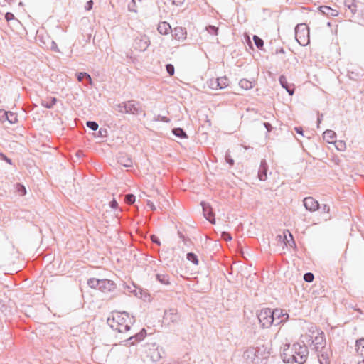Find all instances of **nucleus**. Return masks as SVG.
I'll return each instance as SVG.
<instances>
[{
  "instance_id": "obj_39",
  "label": "nucleus",
  "mask_w": 364,
  "mask_h": 364,
  "mask_svg": "<svg viewBox=\"0 0 364 364\" xmlns=\"http://www.w3.org/2000/svg\"><path fill=\"white\" fill-rule=\"evenodd\" d=\"M166 69L169 75H173L175 69L174 66L172 64H167L166 65Z\"/></svg>"
},
{
  "instance_id": "obj_2",
  "label": "nucleus",
  "mask_w": 364,
  "mask_h": 364,
  "mask_svg": "<svg viewBox=\"0 0 364 364\" xmlns=\"http://www.w3.org/2000/svg\"><path fill=\"white\" fill-rule=\"evenodd\" d=\"M110 326L119 333L130 330L131 325L134 322L133 317L130 318L126 312H117L113 314L112 319L108 318Z\"/></svg>"
},
{
  "instance_id": "obj_53",
  "label": "nucleus",
  "mask_w": 364,
  "mask_h": 364,
  "mask_svg": "<svg viewBox=\"0 0 364 364\" xmlns=\"http://www.w3.org/2000/svg\"><path fill=\"white\" fill-rule=\"evenodd\" d=\"M294 130L296 131V132L297 134H301V135H303V132H304V131H303L302 127H296L294 128Z\"/></svg>"
},
{
  "instance_id": "obj_6",
  "label": "nucleus",
  "mask_w": 364,
  "mask_h": 364,
  "mask_svg": "<svg viewBox=\"0 0 364 364\" xmlns=\"http://www.w3.org/2000/svg\"><path fill=\"white\" fill-rule=\"evenodd\" d=\"M269 352L267 350V347L261 346L255 350V358L253 362L255 364H260L262 361L269 357Z\"/></svg>"
},
{
  "instance_id": "obj_22",
  "label": "nucleus",
  "mask_w": 364,
  "mask_h": 364,
  "mask_svg": "<svg viewBox=\"0 0 364 364\" xmlns=\"http://www.w3.org/2000/svg\"><path fill=\"white\" fill-rule=\"evenodd\" d=\"M355 347L357 351L364 357V338L356 341Z\"/></svg>"
},
{
  "instance_id": "obj_1",
  "label": "nucleus",
  "mask_w": 364,
  "mask_h": 364,
  "mask_svg": "<svg viewBox=\"0 0 364 364\" xmlns=\"http://www.w3.org/2000/svg\"><path fill=\"white\" fill-rule=\"evenodd\" d=\"M289 351V349L284 350L282 358L284 363H296L298 364H303L306 362L309 354V351L306 346H301L299 343H294L292 346L291 352Z\"/></svg>"
},
{
  "instance_id": "obj_13",
  "label": "nucleus",
  "mask_w": 364,
  "mask_h": 364,
  "mask_svg": "<svg viewBox=\"0 0 364 364\" xmlns=\"http://www.w3.org/2000/svg\"><path fill=\"white\" fill-rule=\"evenodd\" d=\"M201 205L203 208V213L204 217L208 221H210L211 223L214 224L215 223V218H214V214H213V209H212L210 205L207 203H205V202H201Z\"/></svg>"
},
{
  "instance_id": "obj_3",
  "label": "nucleus",
  "mask_w": 364,
  "mask_h": 364,
  "mask_svg": "<svg viewBox=\"0 0 364 364\" xmlns=\"http://www.w3.org/2000/svg\"><path fill=\"white\" fill-rule=\"evenodd\" d=\"M295 38L301 46H306L309 43V29L306 24L299 23L296 26Z\"/></svg>"
},
{
  "instance_id": "obj_7",
  "label": "nucleus",
  "mask_w": 364,
  "mask_h": 364,
  "mask_svg": "<svg viewBox=\"0 0 364 364\" xmlns=\"http://www.w3.org/2000/svg\"><path fill=\"white\" fill-rule=\"evenodd\" d=\"M125 113L132 114H139L143 110L139 105V102L134 100H129L125 102Z\"/></svg>"
},
{
  "instance_id": "obj_52",
  "label": "nucleus",
  "mask_w": 364,
  "mask_h": 364,
  "mask_svg": "<svg viewBox=\"0 0 364 364\" xmlns=\"http://www.w3.org/2000/svg\"><path fill=\"white\" fill-rule=\"evenodd\" d=\"M321 357L323 358V360H321V358H319V362H320V364H328V361H327V358H325V356L323 355V354L321 355Z\"/></svg>"
},
{
  "instance_id": "obj_43",
  "label": "nucleus",
  "mask_w": 364,
  "mask_h": 364,
  "mask_svg": "<svg viewBox=\"0 0 364 364\" xmlns=\"http://www.w3.org/2000/svg\"><path fill=\"white\" fill-rule=\"evenodd\" d=\"M125 102L117 105V111L121 113H125Z\"/></svg>"
},
{
  "instance_id": "obj_27",
  "label": "nucleus",
  "mask_w": 364,
  "mask_h": 364,
  "mask_svg": "<svg viewBox=\"0 0 364 364\" xmlns=\"http://www.w3.org/2000/svg\"><path fill=\"white\" fill-rule=\"evenodd\" d=\"M138 6L136 4V1L132 0L131 2L128 4V11L129 12H133L136 14L138 12L137 9Z\"/></svg>"
},
{
  "instance_id": "obj_40",
  "label": "nucleus",
  "mask_w": 364,
  "mask_h": 364,
  "mask_svg": "<svg viewBox=\"0 0 364 364\" xmlns=\"http://www.w3.org/2000/svg\"><path fill=\"white\" fill-rule=\"evenodd\" d=\"M314 342H315L316 350H318V349L319 348L318 345H322L323 344V339L322 337H316L315 340L313 341V343H314Z\"/></svg>"
},
{
  "instance_id": "obj_51",
  "label": "nucleus",
  "mask_w": 364,
  "mask_h": 364,
  "mask_svg": "<svg viewBox=\"0 0 364 364\" xmlns=\"http://www.w3.org/2000/svg\"><path fill=\"white\" fill-rule=\"evenodd\" d=\"M223 236L224 240H232V237L230 236V235L229 233L223 232Z\"/></svg>"
},
{
  "instance_id": "obj_55",
  "label": "nucleus",
  "mask_w": 364,
  "mask_h": 364,
  "mask_svg": "<svg viewBox=\"0 0 364 364\" xmlns=\"http://www.w3.org/2000/svg\"><path fill=\"white\" fill-rule=\"evenodd\" d=\"M264 126L265 127V128L267 129V131L269 132H271L272 129V125L268 123V122H264Z\"/></svg>"
},
{
  "instance_id": "obj_48",
  "label": "nucleus",
  "mask_w": 364,
  "mask_h": 364,
  "mask_svg": "<svg viewBox=\"0 0 364 364\" xmlns=\"http://www.w3.org/2000/svg\"><path fill=\"white\" fill-rule=\"evenodd\" d=\"M107 134V131L106 129L100 128L98 132V135L100 136H106Z\"/></svg>"
},
{
  "instance_id": "obj_38",
  "label": "nucleus",
  "mask_w": 364,
  "mask_h": 364,
  "mask_svg": "<svg viewBox=\"0 0 364 364\" xmlns=\"http://www.w3.org/2000/svg\"><path fill=\"white\" fill-rule=\"evenodd\" d=\"M314 279V276L311 272H307L304 275V279L306 282H311Z\"/></svg>"
},
{
  "instance_id": "obj_45",
  "label": "nucleus",
  "mask_w": 364,
  "mask_h": 364,
  "mask_svg": "<svg viewBox=\"0 0 364 364\" xmlns=\"http://www.w3.org/2000/svg\"><path fill=\"white\" fill-rule=\"evenodd\" d=\"M320 208L321 209L322 212L324 213H330V207L328 205H327L326 204H324L322 206H320Z\"/></svg>"
},
{
  "instance_id": "obj_9",
  "label": "nucleus",
  "mask_w": 364,
  "mask_h": 364,
  "mask_svg": "<svg viewBox=\"0 0 364 364\" xmlns=\"http://www.w3.org/2000/svg\"><path fill=\"white\" fill-rule=\"evenodd\" d=\"M116 289V284L109 279H100L98 289L103 293L112 292Z\"/></svg>"
},
{
  "instance_id": "obj_20",
  "label": "nucleus",
  "mask_w": 364,
  "mask_h": 364,
  "mask_svg": "<svg viewBox=\"0 0 364 364\" xmlns=\"http://www.w3.org/2000/svg\"><path fill=\"white\" fill-rule=\"evenodd\" d=\"M156 279L164 285H170V277L168 274L164 273H158L156 274Z\"/></svg>"
},
{
  "instance_id": "obj_8",
  "label": "nucleus",
  "mask_w": 364,
  "mask_h": 364,
  "mask_svg": "<svg viewBox=\"0 0 364 364\" xmlns=\"http://www.w3.org/2000/svg\"><path fill=\"white\" fill-rule=\"evenodd\" d=\"M150 41L146 36L136 38L134 41V47L139 51H145L149 47Z\"/></svg>"
},
{
  "instance_id": "obj_30",
  "label": "nucleus",
  "mask_w": 364,
  "mask_h": 364,
  "mask_svg": "<svg viewBox=\"0 0 364 364\" xmlns=\"http://www.w3.org/2000/svg\"><path fill=\"white\" fill-rule=\"evenodd\" d=\"M253 40H254V42H255V46H256L258 48L261 49V48L263 47V46H264V41H263V40H262V38H260L259 36H257L255 35V36H253Z\"/></svg>"
},
{
  "instance_id": "obj_34",
  "label": "nucleus",
  "mask_w": 364,
  "mask_h": 364,
  "mask_svg": "<svg viewBox=\"0 0 364 364\" xmlns=\"http://www.w3.org/2000/svg\"><path fill=\"white\" fill-rule=\"evenodd\" d=\"M206 30L210 34L218 35V28L215 26H209L206 27Z\"/></svg>"
},
{
  "instance_id": "obj_33",
  "label": "nucleus",
  "mask_w": 364,
  "mask_h": 364,
  "mask_svg": "<svg viewBox=\"0 0 364 364\" xmlns=\"http://www.w3.org/2000/svg\"><path fill=\"white\" fill-rule=\"evenodd\" d=\"M150 356L151 358L155 362L159 361L161 358V355L156 350H154Z\"/></svg>"
},
{
  "instance_id": "obj_24",
  "label": "nucleus",
  "mask_w": 364,
  "mask_h": 364,
  "mask_svg": "<svg viewBox=\"0 0 364 364\" xmlns=\"http://www.w3.org/2000/svg\"><path fill=\"white\" fill-rule=\"evenodd\" d=\"M216 83L219 85V89L225 88L228 85V79L226 77H218Z\"/></svg>"
},
{
  "instance_id": "obj_58",
  "label": "nucleus",
  "mask_w": 364,
  "mask_h": 364,
  "mask_svg": "<svg viewBox=\"0 0 364 364\" xmlns=\"http://www.w3.org/2000/svg\"><path fill=\"white\" fill-rule=\"evenodd\" d=\"M178 234H179V236L181 238H183V240H185L184 236L181 233L179 232Z\"/></svg>"
},
{
  "instance_id": "obj_47",
  "label": "nucleus",
  "mask_w": 364,
  "mask_h": 364,
  "mask_svg": "<svg viewBox=\"0 0 364 364\" xmlns=\"http://www.w3.org/2000/svg\"><path fill=\"white\" fill-rule=\"evenodd\" d=\"M5 18L7 21H9L14 18V15L12 13L7 12L5 14Z\"/></svg>"
},
{
  "instance_id": "obj_61",
  "label": "nucleus",
  "mask_w": 364,
  "mask_h": 364,
  "mask_svg": "<svg viewBox=\"0 0 364 364\" xmlns=\"http://www.w3.org/2000/svg\"><path fill=\"white\" fill-rule=\"evenodd\" d=\"M6 161L9 162V164H11V160L10 159H6Z\"/></svg>"
},
{
  "instance_id": "obj_35",
  "label": "nucleus",
  "mask_w": 364,
  "mask_h": 364,
  "mask_svg": "<svg viewBox=\"0 0 364 364\" xmlns=\"http://www.w3.org/2000/svg\"><path fill=\"white\" fill-rule=\"evenodd\" d=\"M86 125L90 129L95 131L98 129V124L94 121H87Z\"/></svg>"
},
{
  "instance_id": "obj_10",
  "label": "nucleus",
  "mask_w": 364,
  "mask_h": 364,
  "mask_svg": "<svg viewBox=\"0 0 364 364\" xmlns=\"http://www.w3.org/2000/svg\"><path fill=\"white\" fill-rule=\"evenodd\" d=\"M0 121L2 122L8 121L10 124H13L18 121L17 115L14 112H6L1 109L0 110Z\"/></svg>"
},
{
  "instance_id": "obj_28",
  "label": "nucleus",
  "mask_w": 364,
  "mask_h": 364,
  "mask_svg": "<svg viewBox=\"0 0 364 364\" xmlns=\"http://www.w3.org/2000/svg\"><path fill=\"white\" fill-rule=\"evenodd\" d=\"M186 258L188 261L191 262L193 264L196 265L198 264V257L193 252L188 253L186 255Z\"/></svg>"
},
{
  "instance_id": "obj_31",
  "label": "nucleus",
  "mask_w": 364,
  "mask_h": 364,
  "mask_svg": "<svg viewBox=\"0 0 364 364\" xmlns=\"http://www.w3.org/2000/svg\"><path fill=\"white\" fill-rule=\"evenodd\" d=\"M345 5L350 9L352 13H355L356 11L355 5L354 4L353 0H346Z\"/></svg>"
},
{
  "instance_id": "obj_37",
  "label": "nucleus",
  "mask_w": 364,
  "mask_h": 364,
  "mask_svg": "<svg viewBox=\"0 0 364 364\" xmlns=\"http://www.w3.org/2000/svg\"><path fill=\"white\" fill-rule=\"evenodd\" d=\"M336 148L338 150L342 151L346 148V144L343 141H335Z\"/></svg>"
},
{
  "instance_id": "obj_21",
  "label": "nucleus",
  "mask_w": 364,
  "mask_h": 364,
  "mask_svg": "<svg viewBox=\"0 0 364 364\" xmlns=\"http://www.w3.org/2000/svg\"><path fill=\"white\" fill-rule=\"evenodd\" d=\"M172 133L177 137L181 139L188 138L185 131L182 128H174L172 129Z\"/></svg>"
},
{
  "instance_id": "obj_18",
  "label": "nucleus",
  "mask_w": 364,
  "mask_h": 364,
  "mask_svg": "<svg viewBox=\"0 0 364 364\" xmlns=\"http://www.w3.org/2000/svg\"><path fill=\"white\" fill-rule=\"evenodd\" d=\"M157 30L160 34L166 35L171 31V27L166 21H163L159 23Z\"/></svg>"
},
{
  "instance_id": "obj_50",
  "label": "nucleus",
  "mask_w": 364,
  "mask_h": 364,
  "mask_svg": "<svg viewBox=\"0 0 364 364\" xmlns=\"http://www.w3.org/2000/svg\"><path fill=\"white\" fill-rule=\"evenodd\" d=\"M147 205H148V206L151 208V210H156V208L155 205L154 204V203H153V202H151V201H150V200H148V201H147Z\"/></svg>"
},
{
  "instance_id": "obj_46",
  "label": "nucleus",
  "mask_w": 364,
  "mask_h": 364,
  "mask_svg": "<svg viewBox=\"0 0 364 364\" xmlns=\"http://www.w3.org/2000/svg\"><path fill=\"white\" fill-rule=\"evenodd\" d=\"M92 6H93V1L90 0V1H87L86 4L85 6V9L87 11H90L92 9Z\"/></svg>"
},
{
  "instance_id": "obj_19",
  "label": "nucleus",
  "mask_w": 364,
  "mask_h": 364,
  "mask_svg": "<svg viewBox=\"0 0 364 364\" xmlns=\"http://www.w3.org/2000/svg\"><path fill=\"white\" fill-rule=\"evenodd\" d=\"M279 81L282 87L284 88L290 95L294 94V88H291L285 76L281 75L279 78Z\"/></svg>"
},
{
  "instance_id": "obj_16",
  "label": "nucleus",
  "mask_w": 364,
  "mask_h": 364,
  "mask_svg": "<svg viewBox=\"0 0 364 364\" xmlns=\"http://www.w3.org/2000/svg\"><path fill=\"white\" fill-rule=\"evenodd\" d=\"M323 138L329 144L334 143L336 138V132L333 130L327 129L323 132Z\"/></svg>"
},
{
  "instance_id": "obj_44",
  "label": "nucleus",
  "mask_w": 364,
  "mask_h": 364,
  "mask_svg": "<svg viewBox=\"0 0 364 364\" xmlns=\"http://www.w3.org/2000/svg\"><path fill=\"white\" fill-rule=\"evenodd\" d=\"M150 238L153 242L156 243L158 245H161V242L157 236H156L155 235H151L150 236Z\"/></svg>"
},
{
  "instance_id": "obj_60",
  "label": "nucleus",
  "mask_w": 364,
  "mask_h": 364,
  "mask_svg": "<svg viewBox=\"0 0 364 364\" xmlns=\"http://www.w3.org/2000/svg\"><path fill=\"white\" fill-rule=\"evenodd\" d=\"M163 120H164V122H168V119H166V117H165L163 118Z\"/></svg>"
},
{
  "instance_id": "obj_57",
  "label": "nucleus",
  "mask_w": 364,
  "mask_h": 364,
  "mask_svg": "<svg viewBox=\"0 0 364 364\" xmlns=\"http://www.w3.org/2000/svg\"><path fill=\"white\" fill-rule=\"evenodd\" d=\"M323 117V114H318V124L321 122Z\"/></svg>"
},
{
  "instance_id": "obj_17",
  "label": "nucleus",
  "mask_w": 364,
  "mask_h": 364,
  "mask_svg": "<svg viewBox=\"0 0 364 364\" xmlns=\"http://www.w3.org/2000/svg\"><path fill=\"white\" fill-rule=\"evenodd\" d=\"M146 335V331L144 328L140 331L138 333H136L134 336H130L129 338V341L132 345H134L136 341H142Z\"/></svg>"
},
{
  "instance_id": "obj_11",
  "label": "nucleus",
  "mask_w": 364,
  "mask_h": 364,
  "mask_svg": "<svg viewBox=\"0 0 364 364\" xmlns=\"http://www.w3.org/2000/svg\"><path fill=\"white\" fill-rule=\"evenodd\" d=\"M303 203L306 209L311 212H314L320 208L318 202L313 197L304 198Z\"/></svg>"
},
{
  "instance_id": "obj_59",
  "label": "nucleus",
  "mask_w": 364,
  "mask_h": 364,
  "mask_svg": "<svg viewBox=\"0 0 364 364\" xmlns=\"http://www.w3.org/2000/svg\"><path fill=\"white\" fill-rule=\"evenodd\" d=\"M358 364H364V360H363L362 361L359 362Z\"/></svg>"
},
{
  "instance_id": "obj_42",
  "label": "nucleus",
  "mask_w": 364,
  "mask_h": 364,
  "mask_svg": "<svg viewBox=\"0 0 364 364\" xmlns=\"http://www.w3.org/2000/svg\"><path fill=\"white\" fill-rule=\"evenodd\" d=\"M225 161L227 163H228L230 166L234 165V160L230 157L229 151H228L225 154Z\"/></svg>"
},
{
  "instance_id": "obj_62",
  "label": "nucleus",
  "mask_w": 364,
  "mask_h": 364,
  "mask_svg": "<svg viewBox=\"0 0 364 364\" xmlns=\"http://www.w3.org/2000/svg\"><path fill=\"white\" fill-rule=\"evenodd\" d=\"M329 218H330V217H328L327 218H325V220H327Z\"/></svg>"
},
{
  "instance_id": "obj_54",
  "label": "nucleus",
  "mask_w": 364,
  "mask_h": 364,
  "mask_svg": "<svg viewBox=\"0 0 364 364\" xmlns=\"http://www.w3.org/2000/svg\"><path fill=\"white\" fill-rule=\"evenodd\" d=\"M321 11L323 13H326L327 11H333V9H331L330 7L328 6H321Z\"/></svg>"
},
{
  "instance_id": "obj_29",
  "label": "nucleus",
  "mask_w": 364,
  "mask_h": 364,
  "mask_svg": "<svg viewBox=\"0 0 364 364\" xmlns=\"http://www.w3.org/2000/svg\"><path fill=\"white\" fill-rule=\"evenodd\" d=\"M16 192L19 196H23L26 193V187L20 183H17L16 186Z\"/></svg>"
},
{
  "instance_id": "obj_56",
  "label": "nucleus",
  "mask_w": 364,
  "mask_h": 364,
  "mask_svg": "<svg viewBox=\"0 0 364 364\" xmlns=\"http://www.w3.org/2000/svg\"><path fill=\"white\" fill-rule=\"evenodd\" d=\"M56 101H57V100L55 97H53L52 99V103L50 105H46V107H48V108H51L52 106L54 105L56 103Z\"/></svg>"
},
{
  "instance_id": "obj_49",
  "label": "nucleus",
  "mask_w": 364,
  "mask_h": 364,
  "mask_svg": "<svg viewBox=\"0 0 364 364\" xmlns=\"http://www.w3.org/2000/svg\"><path fill=\"white\" fill-rule=\"evenodd\" d=\"M109 206L113 208V209H115L117 208L118 206V203L117 202V200L114 198L112 201H110L109 203Z\"/></svg>"
},
{
  "instance_id": "obj_26",
  "label": "nucleus",
  "mask_w": 364,
  "mask_h": 364,
  "mask_svg": "<svg viewBox=\"0 0 364 364\" xmlns=\"http://www.w3.org/2000/svg\"><path fill=\"white\" fill-rule=\"evenodd\" d=\"M239 85H240V87H242V89H245V90H250L252 87V82H250L246 79H242L240 81Z\"/></svg>"
},
{
  "instance_id": "obj_4",
  "label": "nucleus",
  "mask_w": 364,
  "mask_h": 364,
  "mask_svg": "<svg viewBox=\"0 0 364 364\" xmlns=\"http://www.w3.org/2000/svg\"><path fill=\"white\" fill-rule=\"evenodd\" d=\"M257 318L262 328H269L274 323V312L269 308L262 309L257 314Z\"/></svg>"
},
{
  "instance_id": "obj_12",
  "label": "nucleus",
  "mask_w": 364,
  "mask_h": 364,
  "mask_svg": "<svg viewBox=\"0 0 364 364\" xmlns=\"http://www.w3.org/2000/svg\"><path fill=\"white\" fill-rule=\"evenodd\" d=\"M272 312H274L275 325L286 321L289 318V314L282 309H275L272 310Z\"/></svg>"
},
{
  "instance_id": "obj_32",
  "label": "nucleus",
  "mask_w": 364,
  "mask_h": 364,
  "mask_svg": "<svg viewBox=\"0 0 364 364\" xmlns=\"http://www.w3.org/2000/svg\"><path fill=\"white\" fill-rule=\"evenodd\" d=\"M361 75L357 72L351 71L348 73V77L350 80L357 81L359 80Z\"/></svg>"
},
{
  "instance_id": "obj_25",
  "label": "nucleus",
  "mask_w": 364,
  "mask_h": 364,
  "mask_svg": "<svg viewBox=\"0 0 364 364\" xmlns=\"http://www.w3.org/2000/svg\"><path fill=\"white\" fill-rule=\"evenodd\" d=\"M100 279L95 278H90L87 280V284L90 288L98 289L100 286Z\"/></svg>"
},
{
  "instance_id": "obj_23",
  "label": "nucleus",
  "mask_w": 364,
  "mask_h": 364,
  "mask_svg": "<svg viewBox=\"0 0 364 364\" xmlns=\"http://www.w3.org/2000/svg\"><path fill=\"white\" fill-rule=\"evenodd\" d=\"M77 78L78 81L82 82L83 80H87L90 84H92V78L90 75L85 72L79 73L77 74Z\"/></svg>"
},
{
  "instance_id": "obj_14",
  "label": "nucleus",
  "mask_w": 364,
  "mask_h": 364,
  "mask_svg": "<svg viewBox=\"0 0 364 364\" xmlns=\"http://www.w3.org/2000/svg\"><path fill=\"white\" fill-rule=\"evenodd\" d=\"M268 165L266 160L262 159L258 171V178L260 181H264L267 179Z\"/></svg>"
},
{
  "instance_id": "obj_15",
  "label": "nucleus",
  "mask_w": 364,
  "mask_h": 364,
  "mask_svg": "<svg viewBox=\"0 0 364 364\" xmlns=\"http://www.w3.org/2000/svg\"><path fill=\"white\" fill-rule=\"evenodd\" d=\"M117 159L118 163L124 167H131L133 164L132 159L124 154H120Z\"/></svg>"
},
{
  "instance_id": "obj_41",
  "label": "nucleus",
  "mask_w": 364,
  "mask_h": 364,
  "mask_svg": "<svg viewBox=\"0 0 364 364\" xmlns=\"http://www.w3.org/2000/svg\"><path fill=\"white\" fill-rule=\"evenodd\" d=\"M218 82V80L215 79V80H211L209 82V87L211 88V89H213V90H215V89H218L219 88V85H217V82Z\"/></svg>"
},
{
  "instance_id": "obj_5",
  "label": "nucleus",
  "mask_w": 364,
  "mask_h": 364,
  "mask_svg": "<svg viewBox=\"0 0 364 364\" xmlns=\"http://www.w3.org/2000/svg\"><path fill=\"white\" fill-rule=\"evenodd\" d=\"M164 320L168 326L178 324L181 321V315L177 309L171 308L164 311Z\"/></svg>"
},
{
  "instance_id": "obj_36",
  "label": "nucleus",
  "mask_w": 364,
  "mask_h": 364,
  "mask_svg": "<svg viewBox=\"0 0 364 364\" xmlns=\"http://www.w3.org/2000/svg\"><path fill=\"white\" fill-rule=\"evenodd\" d=\"M124 200L127 204H133L135 201V196L133 194H127L125 196Z\"/></svg>"
}]
</instances>
